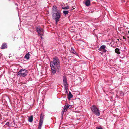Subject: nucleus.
I'll list each match as a JSON object with an SVG mask.
<instances>
[{
	"mask_svg": "<svg viewBox=\"0 0 129 129\" xmlns=\"http://www.w3.org/2000/svg\"><path fill=\"white\" fill-rule=\"evenodd\" d=\"M71 49V51L72 53L75 54H77L75 51V50L73 49L72 48Z\"/></svg>",
	"mask_w": 129,
	"mask_h": 129,
	"instance_id": "nucleus-19",
	"label": "nucleus"
},
{
	"mask_svg": "<svg viewBox=\"0 0 129 129\" xmlns=\"http://www.w3.org/2000/svg\"><path fill=\"white\" fill-rule=\"evenodd\" d=\"M106 47V46L105 45H103L100 46L98 50L100 51H102L103 52L105 53L107 51V50L105 49Z\"/></svg>",
	"mask_w": 129,
	"mask_h": 129,
	"instance_id": "nucleus-6",
	"label": "nucleus"
},
{
	"mask_svg": "<svg viewBox=\"0 0 129 129\" xmlns=\"http://www.w3.org/2000/svg\"><path fill=\"white\" fill-rule=\"evenodd\" d=\"M128 33H129V31H128ZM129 36L127 37L128 38H129Z\"/></svg>",
	"mask_w": 129,
	"mask_h": 129,
	"instance_id": "nucleus-28",
	"label": "nucleus"
},
{
	"mask_svg": "<svg viewBox=\"0 0 129 129\" xmlns=\"http://www.w3.org/2000/svg\"><path fill=\"white\" fill-rule=\"evenodd\" d=\"M63 15L65 16L69 13V11H68L64 10L63 12Z\"/></svg>",
	"mask_w": 129,
	"mask_h": 129,
	"instance_id": "nucleus-17",
	"label": "nucleus"
},
{
	"mask_svg": "<svg viewBox=\"0 0 129 129\" xmlns=\"http://www.w3.org/2000/svg\"><path fill=\"white\" fill-rule=\"evenodd\" d=\"M65 88V89L66 90V93H68V91H67L68 87H67V88Z\"/></svg>",
	"mask_w": 129,
	"mask_h": 129,
	"instance_id": "nucleus-22",
	"label": "nucleus"
},
{
	"mask_svg": "<svg viewBox=\"0 0 129 129\" xmlns=\"http://www.w3.org/2000/svg\"><path fill=\"white\" fill-rule=\"evenodd\" d=\"M91 109L92 112L94 114L98 116H99L100 115L99 110L95 105H93L92 106L91 108Z\"/></svg>",
	"mask_w": 129,
	"mask_h": 129,
	"instance_id": "nucleus-3",
	"label": "nucleus"
},
{
	"mask_svg": "<svg viewBox=\"0 0 129 129\" xmlns=\"http://www.w3.org/2000/svg\"><path fill=\"white\" fill-rule=\"evenodd\" d=\"M73 10V9H72V10H71L72 11V10Z\"/></svg>",
	"mask_w": 129,
	"mask_h": 129,
	"instance_id": "nucleus-29",
	"label": "nucleus"
},
{
	"mask_svg": "<svg viewBox=\"0 0 129 129\" xmlns=\"http://www.w3.org/2000/svg\"><path fill=\"white\" fill-rule=\"evenodd\" d=\"M64 106L66 107V109L67 110L69 108H70L71 107V105H68V104H66Z\"/></svg>",
	"mask_w": 129,
	"mask_h": 129,
	"instance_id": "nucleus-16",
	"label": "nucleus"
},
{
	"mask_svg": "<svg viewBox=\"0 0 129 129\" xmlns=\"http://www.w3.org/2000/svg\"><path fill=\"white\" fill-rule=\"evenodd\" d=\"M33 116L32 115L28 117V121L30 122H31L33 121Z\"/></svg>",
	"mask_w": 129,
	"mask_h": 129,
	"instance_id": "nucleus-15",
	"label": "nucleus"
},
{
	"mask_svg": "<svg viewBox=\"0 0 129 129\" xmlns=\"http://www.w3.org/2000/svg\"><path fill=\"white\" fill-rule=\"evenodd\" d=\"M123 38L125 40H126V38H125L124 37H123Z\"/></svg>",
	"mask_w": 129,
	"mask_h": 129,
	"instance_id": "nucleus-25",
	"label": "nucleus"
},
{
	"mask_svg": "<svg viewBox=\"0 0 129 129\" xmlns=\"http://www.w3.org/2000/svg\"><path fill=\"white\" fill-rule=\"evenodd\" d=\"M9 123L8 122H7L6 123L5 125H9Z\"/></svg>",
	"mask_w": 129,
	"mask_h": 129,
	"instance_id": "nucleus-23",
	"label": "nucleus"
},
{
	"mask_svg": "<svg viewBox=\"0 0 129 129\" xmlns=\"http://www.w3.org/2000/svg\"><path fill=\"white\" fill-rule=\"evenodd\" d=\"M30 54L29 52H28L25 55L24 58H26L27 60H28L29 59Z\"/></svg>",
	"mask_w": 129,
	"mask_h": 129,
	"instance_id": "nucleus-11",
	"label": "nucleus"
},
{
	"mask_svg": "<svg viewBox=\"0 0 129 129\" xmlns=\"http://www.w3.org/2000/svg\"><path fill=\"white\" fill-rule=\"evenodd\" d=\"M27 70L25 69H21L17 73V75L20 77H24L27 75Z\"/></svg>",
	"mask_w": 129,
	"mask_h": 129,
	"instance_id": "nucleus-4",
	"label": "nucleus"
},
{
	"mask_svg": "<svg viewBox=\"0 0 129 129\" xmlns=\"http://www.w3.org/2000/svg\"><path fill=\"white\" fill-rule=\"evenodd\" d=\"M52 14L53 19L55 20L56 24H57L61 17L60 11L59 10L57 12L52 13Z\"/></svg>",
	"mask_w": 129,
	"mask_h": 129,
	"instance_id": "nucleus-2",
	"label": "nucleus"
},
{
	"mask_svg": "<svg viewBox=\"0 0 129 129\" xmlns=\"http://www.w3.org/2000/svg\"><path fill=\"white\" fill-rule=\"evenodd\" d=\"M36 31L37 32L39 35H41V32L42 30L41 28L40 27H37L36 28Z\"/></svg>",
	"mask_w": 129,
	"mask_h": 129,
	"instance_id": "nucleus-9",
	"label": "nucleus"
},
{
	"mask_svg": "<svg viewBox=\"0 0 129 129\" xmlns=\"http://www.w3.org/2000/svg\"><path fill=\"white\" fill-rule=\"evenodd\" d=\"M9 1H10V0H9Z\"/></svg>",
	"mask_w": 129,
	"mask_h": 129,
	"instance_id": "nucleus-30",
	"label": "nucleus"
},
{
	"mask_svg": "<svg viewBox=\"0 0 129 129\" xmlns=\"http://www.w3.org/2000/svg\"><path fill=\"white\" fill-rule=\"evenodd\" d=\"M97 129H102L101 127H99Z\"/></svg>",
	"mask_w": 129,
	"mask_h": 129,
	"instance_id": "nucleus-26",
	"label": "nucleus"
},
{
	"mask_svg": "<svg viewBox=\"0 0 129 129\" xmlns=\"http://www.w3.org/2000/svg\"><path fill=\"white\" fill-rule=\"evenodd\" d=\"M7 48V43H4L2 45L1 47V49H4Z\"/></svg>",
	"mask_w": 129,
	"mask_h": 129,
	"instance_id": "nucleus-8",
	"label": "nucleus"
},
{
	"mask_svg": "<svg viewBox=\"0 0 129 129\" xmlns=\"http://www.w3.org/2000/svg\"><path fill=\"white\" fill-rule=\"evenodd\" d=\"M16 9H18V6H17L16 7Z\"/></svg>",
	"mask_w": 129,
	"mask_h": 129,
	"instance_id": "nucleus-27",
	"label": "nucleus"
},
{
	"mask_svg": "<svg viewBox=\"0 0 129 129\" xmlns=\"http://www.w3.org/2000/svg\"><path fill=\"white\" fill-rule=\"evenodd\" d=\"M115 52L118 54H120V52L119 49L117 48L115 49Z\"/></svg>",
	"mask_w": 129,
	"mask_h": 129,
	"instance_id": "nucleus-14",
	"label": "nucleus"
},
{
	"mask_svg": "<svg viewBox=\"0 0 129 129\" xmlns=\"http://www.w3.org/2000/svg\"><path fill=\"white\" fill-rule=\"evenodd\" d=\"M57 7L56 6H53L52 9V13L58 11Z\"/></svg>",
	"mask_w": 129,
	"mask_h": 129,
	"instance_id": "nucleus-10",
	"label": "nucleus"
},
{
	"mask_svg": "<svg viewBox=\"0 0 129 129\" xmlns=\"http://www.w3.org/2000/svg\"><path fill=\"white\" fill-rule=\"evenodd\" d=\"M73 96L72 94L70 92H69L68 93V99L70 100V99L73 97Z\"/></svg>",
	"mask_w": 129,
	"mask_h": 129,
	"instance_id": "nucleus-13",
	"label": "nucleus"
},
{
	"mask_svg": "<svg viewBox=\"0 0 129 129\" xmlns=\"http://www.w3.org/2000/svg\"><path fill=\"white\" fill-rule=\"evenodd\" d=\"M15 5L16 6H18V5L16 3H15Z\"/></svg>",
	"mask_w": 129,
	"mask_h": 129,
	"instance_id": "nucleus-24",
	"label": "nucleus"
},
{
	"mask_svg": "<svg viewBox=\"0 0 129 129\" xmlns=\"http://www.w3.org/2000/svg\"><path fill=\"white\" fill-rule=\"evenodd\" d=\"M60 60L57 57H55L53 59V61L50 62V66L52 72L55 74L56 71L59 72L60 70Z\"/></svg>",
	"mask_w": 129,
	"mask_h": 129,
	"instance_id": "nucleus-1",
	"label": "nucleus"
},
{
	"mask_svg": "<svg viewBox=\"0 0 129 129\" xmlns=\"http://www.w3.org/2000/svg\"><path fill=\"white\" fill-rule=\"evenodd\" d=\"M44 115V114L42 113H41L40 120L39 121V124L38 126V129H41L42 125V124L43 122V120Z\"/></svg>",
	"mask_w": 129,
	"mask_h": 129,
	"instance_id": "nucleus-5",
	"label": "nucleus"
},
{
	"mask_svg": "<svg viewBox=\"0 0 129 129\" xmlns=\"http://www.w3.org/2000/svg\"><path fill=\"white\" fill-rule=\"evenodd\" d=\"M67 110L66 109V107L65 106H64V108L62 110V112L63 113H64V112H66Z\"/></svg>",
	"mask_w": 129,
	"mask_h": 129,
	"instance_id": "nucleus-18",
	"label": "nucleus"
},
{
	"mask_svg": "<svg viewBox=\"0 0 129 129\" xmlns=\"http://www.w3.org/2000/svg\"><path fill=\"white\" fill-rule=\"evenodd\" d=\"M85 4L87 6H89L90 5V0H85Z\"/></svg>",
	"mask_w": 129,
	"mask_h": 129,
	"instance_id": "nucleus-12",
	"label": "nucleus"
},
{
	"mask_svg": "<svg viewBox=\"0 0 129 129\" xmlns=\"http://www.w3.org/2000/svg\"><path fill=\"white\" fill-rule=\"evenodd\" d=\"M63 82L64 86L66 88H67L68 86V84L67 80V78L66 76H63Z\"/></svg>",
	"mask_w": 129,
	"mask_h": 129,
	"instance_id": "nucleus-7",
	"label": "nucleus"
},
{
	"mask_svg": "<svg viewBox=\"0 0 129 129\" xmlns=\"http://www.w3.org/2000/svg\"><path fill=\"white\" fill-rule=\"evenodd\" d=\"M64 113H63L62 112L61 114V117L62 119L63 118Z\"/></svg>",
	"mask_w": 129,
	"mask_h": 129,
	"instance_id": "nucleus-21",
	"label": "nucleus"
},
{
	"mask_svg": "<svg viewBox=\"0 0 129 129\" xmlns=\"http://www.w3.org/2000/svg\"><path fill=\"white\" fill-rule=\"evenodd\" d=\"M62 8L64 10L68 9H69V7L68 6H67L65 7H62Z\"/></svg>",
	"mask_w": 129,
	"mask_h": 129,
	"instance_id": "nucleus-20",
	"label": "nucleus"
}]
</instances>
